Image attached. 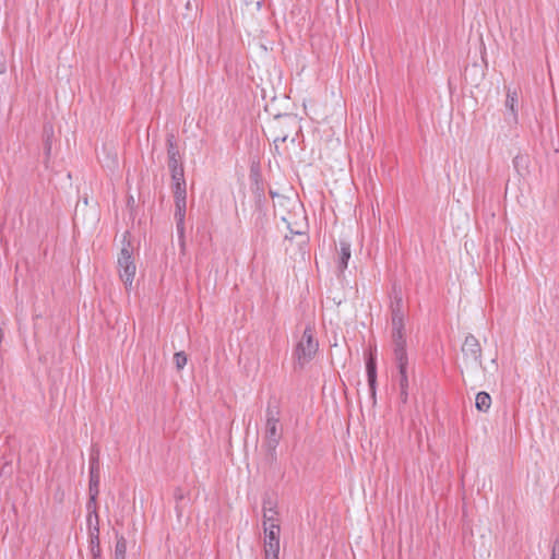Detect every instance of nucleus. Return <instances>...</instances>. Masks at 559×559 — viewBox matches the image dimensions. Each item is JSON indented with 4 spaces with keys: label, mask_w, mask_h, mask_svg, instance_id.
Returning a JSON list of instances; mask_svg holds the SVG:
<instances>
[{
    "label": "nucleus",
    "mask_w": 559,
    "mask_h": 559,
    "mask_svg": "<svg viewBox=\"0 0 559 559\" xmlns=\"http://www.w3.org/2000/svg\"><path fill=\"white\" fill-rule=\"evenodd\" d=\"M132 251L133 248L131 242H123V246L120 250V253L118 254L117 260L119 276L127 288L132 285L136 271V266L132 258Z\"/></svg>",
    "instance_id": "nucleus-1"
},
{
    "label": "nucleus",
    "mask_w": 559,
    "mask_h": 559,
    "mask_svg": "<svg viewBox=\"0 0 559 559\" xmlns=\"http://www.w3.org/2000/svg\"><path fill=\"white\" fill-rule=\"evenodd\" d=\"M319 347L318 341L313 336V331L310 326H307L302 333L301 340L297 344L296 355L298 362L305 365L309 362Z\"/></svg>",
    "instance_id": "nucleus-2"
},
{
    "label": "nucleus",
    "mask_w": 559,
    "mask_h": 559,
    "mask_svg": "<svg viewBox=\"0 0 559 559\" xmlns=\"http://www.w3.org/2000/svg\"><path fill=\"white\" fill-rule=\"evenodd\" d=\"M461 349L466 367L481 366V346L479 341L473 334L465 336Z\"/></svg>",
    "instance_id": "nucleus-3"
},
{
    "label": "nucleus",
    "mask_w": 559,
    "mask_h": 559,
    "mask_svg": "<svg viewBox=\"0 0 559 559\" xmlns=\"http://www.w3.org/2000/svg\"><path fill=\"white\" fill-rule=\"evenodd\" d=\"M278 424L280 423L265 421L263 447L272 460H276V448L282 438V430Z\"/></svg>",
    "instance_id": "nucleus-4"
},
{
    "label": "nucleus",
    "mask_w": 559,
    "mask_h": 559,
    "mask_svg": "<svg viewBox=\"0 0 559 559\" xmlns=\"http://www.w3.org/2000/svg\"><path fill=\"white\" fill-rule=\"evenodd\" d=\"M263 533L264 559H278L281 528L274 530V527H271L267 530L264 527Z\"/></svg>",
    "instance_id": "nucleus-5"
},
{
    "label": "nucleus",
    "mask_w": 559,
    "mask_h": 559,
    "mask_svg": "<svg viewBox=\"0 0 559 559\" xmlns=\"http://www.w3.org/2000/svg\"><path fill=\"white\" fill-rule=\"evenodd\" d=\"M99 452L98 450L93 451L90 459V499L91 502H95L99 493Z\"/></svg>",
    "instance_id": "nucleus-6"
},
{
    "label": "nucleus",
    "mask_w": 559,
    "mask_h": 559,
    "mask_svg": "<svg viewBox=\"0 0 559 559\" xmlns=\"http://www.w3.org/2000/svg\"><path fill=\"white\" fill-rule=\"evenodd\" d=\"M392 342L395 360L407 359L404 324L392 325Z\"/></svg>",
    "instance_id": "nucleus-7"
},
{
    "label": "nucleus",
    "mask_w": 559,
    "mask_h": 559,
    "mask_svg": "<svg viewBox=\"0 0 559 559\" xmlns=\"http://www.w3.org/2000/svg\"><path fill=\"white\" fill-rule=\"evenodd\" d=\"M167 145V165L168 168L181 167L183 166L181 155L179 152V147L177 145L176 136L173 133L167 134L166 138Z\"/></svg>",
    "instance_id": "nucleus-8"
},
{
    "label": "nucleus",
    "mask_w": 559,
    "mask_h": 559,
    "mask_svg": "<svg viewBox=\"0 0 559 559\" xmlns=\"http://www.w3.org/2000/svg\"><path fill=\"white\" fill-rule=\"evenodd\" d=\"M187 200H175V219L178 237L181 246H185V219H186Z\"/></svg>",
    "instance_id": "nucleus-9"
},
{
    "label": "nucleus",
    "mask_w": 559,
    "mask_h": 559,
    "mask_svg": "<svg viewBox=\"0 0 559 559\" xmlns=\"http://www.w3.org/2000/svg\"><path fill=\"white\" fill-rule=\"evenodd\" d=\"M262 526L270 530L271 527L281 528L280 513L276 506L266 507V502L262 503Z\"/></svg>",
    "instance_id": "nucleus-10"
},
{
    "label": "nucleus",
    "mask_w": 559,
    "mask_h": 559,
    "mask_svg": "<svg viewBox=\"0 0 559 559\" xmlns=\"http://www.w3.org/2000/svg\"><path fill=\"white\" fill-rule=\"evenodd\" d=\"M392 325L404 324L403 298L401 292L393 290L391 301Z\"/></svg>",
    "instance_id": "nucleus-11"
},
{
    "label": "nucleus",
    "mask_w": 559,
    "mask_h": 559,
    "mask_svg": "<svg viewBox=\"0 0 559 559\" xmlns=\"http://www.w3.org/2000/svg\"><path fill=\"white\" fill-rule=\"evenodd\" d=\"M366 370H367V378H368V385L370 389V395L373 400V403H376V392H377V362L376 358L372 354L367 358L366 360Z\"/></svg>",
    "instance_id": "nucleus-12"
},
{
    "label": "nucleus",
    "mask_w": 559,
    "mask_h": 559,
    "mask_svg": "<svg viewBox=\"0 0 559 559\" xmlns=\"http://www.w3.org/2000/svg\"><path fill=\"white\" fill-rule=\"evenodd\" d=\"M350 259V245L347 241H340V250H338V260H337V269L343 272L348 264V260Z\"/></svg>",
    "instance_id": "nucleus-13"
},
{
    "label": "nucleus",
    "mask_w": 559,
    "mask_h": 559,
    "mask_svg": "<svg viewBox=\"0 0 559 559\" xmlns=\"http://www.w3.org/2000/svg\"><path fill=\"white\" fill-rule=\"evenodd\" d=\"M400 373V389H408L407 365L408 358L403 360H395Z\"/></svg>",
    "instance_id": "nucleus-14"
},
{
    "label": "nucleus",
    "mask_w": 559,
    "mask_h": 559,
    "mask_svg": "<svg viewBox=\"0 0 559 559\" xmlns=\"http://www.w3.org/2000/svg\"><path fill=\"white\" fill-rule=\"evenodd\" d=\"M475 406L479 412H488L491 406V397L487 392H478L475 399Z\"/></svg>",
    "instance_id": "nucleus-15"
},
{
    "label": "nucleus",
    "mask_w": 559,
    "mask_h": 559,
    "mask_svg": "<svg viewBox=\"0 0 559 559\" xmlns=\"http://www.w3.org/2000/svg\"><path fill=\"white\" fill-rule=\"evenodd\" d=\"M265 413H266L265 421L280 423L281 411H280V405L276 400L269 401Z\"/></svg>",
    "instance_id": "nucleus-16"
},
{
    "label": "nucleus",
    "mask_w": 559,
    "mask_h": 559,
    "mask_svg": "<svg viewBox=\"0 0 559 559\" xmlns=\"http://www.w3.org/2000/svg\"><path fill=\"white\" fill-rule=\"evenodd\" d=\"M127 554V539L124 536H117V542L115 546V559H126Z\"/></svg>",
    "instance_id": "nucleus-17"
},
{
    "label": "nucleus",
    "mask_w": 559,
    "mask_h": 559,
    "mask_svg": "<svg viewBox=\"0 0 559 559\" xmlns=\"http://www.w3.org/2000/svg\"><path fill=\"white\" fill-rule=\"evenodd\" d=\"M171 189H173L175 200H187V183H186V181L171 185Z\"/></svg>",
    "instance_id": "nucleus-18"
},
{
    "label": "nucleus",
    "mask_w": 559,
    "mask_h": 559,
    "mask_svg": "<svg viewBox=\"0 0 559 559\" xmlns=\"http://www.w3.org/2000/svg\"><path fill=\"white\" fill-rule=\"evenodd\" d=\"M516 104H518V96L515 92H508L507 93V99H506V107L511 110L512 116L514 120H516Z\"/></svg>",
    "instance_id": "nucleus-19"
},
{
    "label": "nucleus",
    "mask_w": 559,
    "mask_h": 559,
    "mask_svg": "<svg viewBox=\"0 0 559 559\" xmlns=\"http://www.w3.org/2000/svg\"><path fill=\"white\" fill-rule=\"evenodd\" d=\"M169 171H170L173 185H175L177 182H185L186 181L183 166L175 167V168H169Z\"/></svg>",
    "instance_id": "nucleus-20"
},
{
    "label": "nucleus",
    "mask_w": 559,
    "mask_h": 559,
    "mask_svg": "<svg viewBox=\"0 0 559 559\" xmlns=\"http://www.w3.org/2000/svg\"><path fill=\"white\" fill-rule=\"evenodd\" d=\"M96 524H98V518L95 513ZM100 546L99 545V528L98 525H95L93 528H90V547Z\"/></svg>",
    "instance_id": "nucleus-21"
},
{
    "label": "nucleus",
    "mask_w": 559,
    "mask_h": 559,
    "mask_svg": "<svg viewBox=\"0 0 559 559\" xmlns=\"http://www.w3.org/2000/svg\"><path fill=\"white\" fill-rule=\"evenodd\" d=\"M44 134H45V154L47 156L50 155L51 152V136L53 134V130L51 126H45L44 128Z\"/></svg>",
    "instance_id": "nucleus-22"
},
{
    "label": "nucleus",
    "mask_w": 559,
    "mask_h": 559,
    "mask_svg": "<svg viewBox=\"0 0 559 559\" xmlns=\"http://www.w3.org/2000/svg\"><path fill=\"white\" fill-rule=\"evenodd\" d=\"M174 360H175L177 369L181 370L187 365L188 357L185 352H177L174 355Z\"/></svg>",
    "instance_id": "nucleus-23"
},
{
    "label": "nucleus",
    "mask_w": 559,
    "mask_h": 559,
    "mask_svg": "<svg viewBox=\"0 0 559 559\" xmlns=\"http://www.w3.org/2000/svg\"><path fill=\"white\" fill-rule=\"evenodd\" d=\"M550 559H559V540L558 539L554 543Z\"/></svg>",
    "instance_id": "nucleus-24"
},
{
    "label": "nucleus",
    "mask_w": 559,
    "mask_h": 559,
    "mask_svg": "<svg viewBox=\"0 0 559 559\" xmlns=\"http://www.w3.org/2000/svg\"><path fill=\"white\" fill-rule=\"evenodd\" d=\"M91 552L93 555V558H100V546H93L91 547Z\"/></svg>",
    "instance_id": "nucleus-25"
},
{
    "label": "nucleus",
    "mask_w": 559,
    "mask_h": 559,
    "mask_svg": "<svg viewBox=\"0 0 559 559\" xmlns=\"http://www.w3.org/2000/svg\"><path fill=\"white\" fill-rule=\"evenodd\" d=\"M401 390V400L403 403H406L407 401V397H408V393H407V389H400Z\"/></svg>",
    "instance_id": "nucleus-26"
},
{
    "label": "nucleus",
    "mask_w": 559,
    "mask_h": 559,
    "mask_svg": "<svg viewBox=\"0 0 559 559\" xmlns=\"http://www.w3.org/2000/svg\"><path fill=\"white\" fill-rule=\"evenodd\" d=\"M524 157L522 156H515L513 159L514 167L518 168L519 165H521V162H523Z\"/></svg>",
    "instance_id": "nucleus-27"
},
{
    "label": "nucleus",
    "mask_w": 559,
    "mask_h": 559,
    "mask_svg": "<svg viewBox=\"0 0 559 559\" xmlns=\"http://www.w3.org/2000/svg\"><path fill=\"white\" fill-rule=\"evenodd\" d=\"M265 502L266 507L276 506V503L270 497L263 499V503Z\"/></svg>",
    "instance_id": "nucleus-28"
},
{
    "label": "nucleus",
    "mask_w": 559,
    "mask_h": 559,
    "mask_svg": "<svg viewBox=\"0 0 559 559\" xmlns=\"http://www.w3.org/2000/svg\"><path fill=\"white\" fill-rule=\"evenodd\" d=\"M285 141H286V136L276 138V139L274 140L275 146L277 147V143H278V142H285Z\"/></svg>",
    "instance_id": "nucleus-29"
},
{
    "label": "nucleus",
    "mask_w": 559,
    "mask_h": 559,
    "mask_svg": "<svg viewBox=\"0 0 559 559\" xmlns=\"http://www.w3.org/2000/svg\"><path fill=\"white\" fill-rule=\"evenodd\" d=\"M176 499H182V493L180 490L176 491L175 493Z\"/></svg>",
    "instance_id": "nucleus-30"
},
{
    "label": "nucleus",
    "mask_w": 559,
    "mask_h": 559,
    "mask_svg": "<svg viewBox=\"0 0 559 559\" xmlns=\"http://www.w3.org/2000/svg\"><path fill=\"white\" fill-rule=\"evenodd\" d=\"M491 364L495 366V368H496V369L498 368L497 359H496V358H493V359L491 360Z\"/></svg>",
    "instance_id": "nucleus-31"
},
{
    "label": "nucleus",
    "mask_w": 559,
    "mask_h": 559,
    "mask_svg": "<svg viewBox=\"0 0 559 559\" xmlns=\"http://www.w3.org/2000/svg\"><path fill=\"white\" fill-rule=\"evenodd\" d=\"M87 521H88V523L91 525L92 524V515L91 514L88 515Z\"/></svg>",
    "instance_id": "nucleus-32"
},
{
    "label": "nucleus",
    "mask_w": 559,
    "mask_h": 559,
    "mask_svg": "<svg viewBox=\"0 0 559 559\" xmlns=\"http://www.w3.org/2000/svg\"><path fill=\"white\" fill-rule=\"evenodd\" d=\"M93 559H100V558H93Z\"/></svg>",
    "instance_id": "nucleus-33"
}]
</instances>
